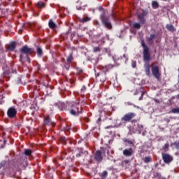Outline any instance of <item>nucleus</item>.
<instances>
[{
    "label": "nucleus",
    "mask_w": 179,
    "mask_h": 179,
    "mask_svg": "<svg viewBox=\"0 0 179 179\" xmlns=\"http://www.w3.org/2000/svg\"><path fill=\"white\" fill-rule=\"evenodd\" d=\"M2 78H10V73L8 70L5 71L2 75Z\"/></svg>",
    "instance_id": "4be33fe9"
},
{
    "label": "nucleus",
    "mask_w": 179,
    "mask_h": 179,
    "mask_svg": "<svg viewBox=\"0 0 179 179\" xmlns=\"http://www.w3.org/2000/svg\"><path fill=\"white\" fill-rule=\"evenodd\" d=\"M107 175H108V173L107 171H105L101 173V177L102 179H106L107 178Z\"/></svg>",
    "instance_id": "b1692460"
},
{
    "label": "nucleus",
    "mask_w": 179,
    "mask_h": 179,
    "mask_svg": "<svg viewBox=\"0 0 179 179\" xmlns=\"http://www.w3.org/2000/svg\"><path fill=\"white\" fill-rule=\"evenodd\" d=\"M151 71L152 73V75L156 79H159L160 78V71H159V66L155 65V64H152L151 65Z\"/></svg>",
    "instance_id": "39448f33"
},
{
    "label": "nucleus",
    "mask_w": 179,
    "mask_h": 179,
    "mask_svg": "<svg viewBox=\"0 0 179 179\" xmlns=\"http://www.w3.org/2000/svg\"><path fill=\"white\" fill-rule=\"evenodd\" d=\"M142 131H143V126L138 123L134 124L132 129H130V132H131V134H141Z\"/></svg>",
    "instance_id": "20e7f679"
},
{
    "label": "nucleus",
    "mask_w": 179,
    "mask_h": 179,
    "mask_svg": "<svg viewBox=\"0 0 179 179\" xmlns=\"http://www.w3.org/2000/svg\"><path fill=\"white\" fill-rule=\"evenodd\" d=\"M113 61H115L116 59L115 56L113 57Z\"/></svg>",
    "instance_id": "ea45409f"
},
{
    "label": "nucleus",
    "mask_w": 179,
    "mask_h": 179,
    "mask_svg": "<svg viewBox=\"0 0 179 179\" xmlns=\"http://www.w3.org/2000/svg\"><path fill=\"white\" fill-rule=\"evenodd\" d=\"M123 155L126 156V157H129L134 155V150H132V148L125 149L123 150Z\"/></svg>",
    "instance_id": "9b49d317"
},
{
    "label": "nucleus",
    "mask_w": 179,
    "mask_h": 179,
    "mask_svg": "<svg viewBox=\"0 0 179 179\" xmlns=\"http://www.w3.org/2000/svg\"><path fill=\"white\" fill-rule=\"evenodd\" d=\"M101 20L104 27L108 29V30H111L113 29V25L110 21V17L106 15V14L103 13L101 15Z\"/></svg>",
    "instance_id": "f257e3e1"
},
{
    "label": "nucleus",
    "mask_w": 179,
    "mask_h": 179,
    "mask_svg": "<svg viewBox=\"0 0 179 179\" xmlns=\"http://www.w3.org/2000/svg\"><path fill=\"white\" fill-rule=\"evenodd\" d=\"M5 164H6V162L3 161L0 164V169H2V167H3V166H5Z\"/></svg>",
    "instance_id": "c9c22d12"
},
{
    "label": "nucleus",
    "mask_w": 179,
    "mask_h": 179,
    "mask_svg": "<svg viewBox=\"0 0 179 179\" xmlns=\"http://www.w3.org/2000/svg\"><path fill=\"white\" fill-rule=\"evenodd\" d=\"M37 6L38 8H44V6H45V3L43 1H39L38 2Z\"/></svg>",
    "instance_id": "a878e982"
},
{
    "label": "nucleus",
    "mask_w": 179,
    "mask_h": 179,
    "mask_svg": "<svg viewBox=\"0 0 179 179\" xmlns=\"http://www.w3.org/2000/svg\"><path fill=\"white\" fill-rule=\"evenodd\" d=\"M143 161L145 163H150V162H152V157H144Z\"/></svg>",
    "instance_id": "5701e85b"
},
{
    "label": "nucleus",
    "mask_w": 179,
    "mask_h": 179,
    "mask_svg": "<svg viewBox=\"0 0 179 179\" xmlns=\"http://www.w3.org/2000/svg\"><path fill=\"white\" fill-rule=\"evenodd\" d=\"M166 29L169 30V31H171L172 33L173 31H176V28H174V26L170 24H166Z\"/></svg>",
    "instance_id": "dca6fc26"
},
{
    "label": "nucleus",
    "mask_w": 179,
    "mask_h": 179,
    "mask_svg": "<svg viewBox=\"0 0 179 179\" xmlns=\"http://www.w3.org/2000/svg\"><path fill=\"white\" fill-rule=\"evenodd\" d=\"M99 69L101 71H102V72H104V73L106 75V72H108V71H110V69H113V65L108 64V65L105 66H101L99 67Z\"/></svg>",
    "instance_id": "9d476101"
},
{
    "label": "nucleus",
    "mask_w": 179,
    "mask_h": 179,
    "mask_svg": "<svg viewBox=\"0 0 179 179\" xmlns=\"http://www.w3.org/2000/svg\"><path fill=\"white\" fill-rule=\"evenodd\" d=\"M134 94H136V93H135Z\"/></svg>",
    "instance_id": "603ef678"
},
{
    "label": "nucleus",
    "mask_w": 179,
    "mask_h": 179,
    "mask_svg": "<svg viewBox=\"0 0 179 179\" xmlns=\"http://www.w3.org/2000/svg\"><path fill=\"white\" fill-rule=\"evenodd\" d=\"M36 52H37L38 56L39 57H43V49H41V48L38 46L37 48H36Z\"/></svg>",
    "instance_id": "6ab92c4d"
},
{
    "label": "nucleus",
    "mask_w": 179,
    "mask_h": 179,
    "mask_svg": "<svg viewBox=\"0 0 179 179\" xmlns=\"http://www.w3.org/2000/svg\"><path fill=\"white\" fill-rule=\"evenodd\" d=\"M15 48H16V43H13L11 44H10L9 46H8V49L10 51H14Z\"/></svg>",
    "instance_id": "412c9836"
},
{
    "label": "nucleus",
    "mask_w": 179,
    "mask_h": 179,
    "mask_svg": "<svg viewBox=\"0 0 179 179\" xmlns=\"http://www.w3.org/2000/svg\"><path fill=\"white\" fill-rule=\"evenodd\" d=\"M66 69H69V66H66Z\"/></svg>",
    "instance_id": "79ce46f5"
},
{
    "label": "nucleus",
    "mask_w": 179,
    "mask_h": 179,
    "mask_svg": "<svg viewBox=\"0 0 179 179\" xmlns=\"http://www.w3.org/2000/svg\"><path fill=\"white\" fill-rule=\"evenodd\" d=\"M169 143H166L163 147L162 149L164 150V152H167L169 150Z\"/></svg>",
    "instance_id": "cd10ccee"
},
{
    "label": "nucleus",
    "mask_w": 179,
    "mask_h": 179,
    "mask_svg": "<svg viewBox=\"0 0 179 179\" xmlns=\"http://www.w3.org/2000/svg\"><path fill=\"white\" fill-rule=\"evenodd\" d=\"M92 18L90 17H85L83 18H80V22H81V23H86V22H90Z\"/></svg>",
    "instance_id": "f3484780"
},
{
    "label": "nucleus",
    "mask_w": 179,
    "mask_h": 179,
    "mask_svg": "<svg viewBox=\"0 0 179 179\" xmlns=\"http://www.w3.org/2000/svg\"><path fill=\"white\" fill-rule=\"evenodd\" d=\"M155 34H151L148 38V41H152V40H153V38H155Z\"/></svg>",
    "instance_id": "2f4dec72"
},
{
    "label": "nucleus",
    "mask_w": 179,
    "mask_h": 179,
    "mask_svg": "<svg viewBox=\"0 0 179 179\" xmlns=\"http://www.w3.org/2000/svg\"><path fill=\"white\" fill-rule=\"evenodd\" d=\"M135 115H136L134 113H127L124 115L123 117H122V121H125L126 122H128L130 120L134 118Z\"/></svg>",
    "instance_id": "1a4fd4ad"
},
{
    "label": "nucleus",
    "mask_w": 179,
    "mask_h": 179,
    "mask_svg": "<svg viewBox=\"0 0 179 179\" xmlns=\"http://www.w3.org/2000/svg\"><path fill=\"white\" fill-rule=\"evenodd\" d=\"M162 159L164 161V163L166 164H170L171 162H173V156L166 154V153H162Z\"/></svg>",
    "instance_id": "0eeeda50"
},
{
    "label": "nucleus",
    "mask_w": 179,
    "mask_h": 179,
    "mask_svg": "<svg viewBox=\"0 0 179 179\" xmlns=\"http://www.w3.org/2000/svg\"><path fill=\"white\" fill-rule=\"evenodd\" d=\"M100 52V48L99 47L94 48V52Z\"/></svg>",
    "instance_id": "473e14b6"
},
{
    "label": "nucleus",
    "mask_w": 179,
    "mask_h": 179,
    "mask_svg": "<svg viewBox=\"0 0 179 179\" xmlns=\"http://www.w3.org/2000/svg\"><path fill=\"white\" fill-rule=\"evenodd\" d=\"M27 59L28 62H30V60L29 59V57H27Z\"/></svg>",
    "instance_id": "a19ab883"
},
{
    "label": "nucleus",
    "mask_w": 179,
    "mask_h": 179,
    "mask_svg": "<svg viewBox=\"0 0 179 179\" xmlns=\"http://www.w3.org/2000/svg\"><path fill=\"white\" fill-rule=\"evenodd\" d=\"M123 57L125 58V55H124Z\"/></svg>",
    "instance_id": "de8ad7c7"
},
{
    "label": "nucleus",
    "mask_w": 179,
    "mask_h": 179,
    "mask_svg": "<svg viewBox=\"0 0 179 179\" xmlns=\"http://www.w3.org/2000/svg\"><path fill=\"white\" fill-rule=\"evenodd\" d=\"M0 99H1V95H0Z\"/></svg>",
    "instance_id": "3c124183"
},
{
    "label": "nucleus",
    "mask_w": 179,
    "mask_h": 179,
    "mask_svg": "<svg viewBox=\"0 0 179 179\" xmlns=\"http://www.w3.org/2000/svg\"><path fill=\"white\" fill-rule=\"evenodd\" d=\"M80 72H82V70H80Z\"/></svg>",
    "instance_id": "8fccbe9b"
},
{
    "label": "nucleus",
    "mask_w": 179,
    "mask_h": 179,
    "mask_svg": "<svg viewBox=\"0 0 179 179\" xmlns=\"http://www.w3.org/2000/svg\"><path fill=\"white\" fill-rule=\"evenodd\" d=\"M159 179H166V178H160Z\"/></svg>",
    "instance_id": "49530a36"
},
{
    "label": "nucleus",
    "mask_w": 179,
    "mask_h": 179,
    "mask_svg": "<svg viewBox=\"0 0 179 179\" xmlns=\"http://www.w3.org/2000/svg\"><path fill=\"white\" fill-rule=\"evenodd\" d=\"M62 108H60V110H64V108H65V104L62 103Z\"/></svg>",
    "instance_id": "58836bf2"
},
{
    "label": "nucleus",
    "mask_w": 179,
    "mask_h": 179,
    "mask_svg": "<svg viewBox=\"0 0 179 179\" xmlns=\"http://www.w3.org/2000/svg\"><path fill=\"white\" fill-rule=\"evenodd\" d=\"M85 90H86V87L83 86V87L81 88V92H85Z\"/></svg>",
    "instance_id": "4c0bfd02"
},
{
    "label": "nucleus",
    "mask_w": 179,
    "mask_h": 179,
    "mask_svg": "<svg viewBox=\"0 0 179 179\" xmlns=\"http://www.w3.org/2000/svg\"><path fill=\"white\" fill-rule=\"evenodd\" d=\"M105 51H106V52H108V49H105Z\"/></svg>",
    "instance_id": "37998d69"
},
{
    "label": "nucleus",
    "mask_w": 179,
    "mask_h": 179,
    "mask_svg": "<svg viewBox=\"0 0 179 179\" xmlns=\"http://www.w3.org/2000/svg\"><path fill=\"white\" fill-rule=\"evenodd\" d=\"M66 59H67L68 62H69V63L72 62V60L73 59L72 55H69Z\"/></svg>",
    "instance_id": "c756f323"
},
{
    "label": "nucleus",
    "mask_w": 179,
    "mask_h": 179,
    "mask_svg": "<svg viewBox=\"0 0 179 179\" xmlns=\"http://www.w3.org/2000/svg\"><path fill=\"white\" fill-rule=\"evenodd\" d=\"M145 94V93H141V96H140V98L138 99V100H143V95Z\"/></svg>",
    "instance_id": "e433bc0d"
},
{
    "label": "nucleus",
    "mask_w": 179,
    "mask_h": 179,
    "mask_svg": "<svg viewBox=\"0 0 179 179\" xmlns=\"http://www.w3.org/2000/svg\"><path fill=\"white\" fill-rule=\"evenodd\" d=\"M141 16H143V17H145V16H146L148 15V12L146 11H143V13L141 14H140Z\"/></svg>",
    "instance_id": "f704fd0d"
},
{
    "label": "nucleus",
    "mask_w": 179,
    "mask_h": 179,
    "mask_svg": "<svg viewBox=\"0 0 179 179\" xmlns=\"http://www.w3.org/2000/svg\"><path fill=\"white\" fill-rule=\"evenodd\" d=\"M94 159L96 162H101L103 160V157L101 156V151L97 150L94 155Z\"/></svg>",
    "instance_id": "f8f14e48"
},
{
    "label": "nucleus",
    "mask_w": 179,
    "mask_h": 179,
    "mask_svg": "<svg viewBox=\"0 0 179 179\" xmlns=\"http://www.w3.org/2000/svg\"><path fill=\"white\" fill-rule=\"evenodd\" d=\"M141 45L143 48V58L144 61H149L150 59V54H149V48L145 44V41H142Z\"/></svg>",
    "instance_id": "f03ea898"
},
{
    "label": "nucleus",
    "mask_w": 179,
    "mask_h": 179,
    "mask_svg": "<svg viewBox=\"0 0 179 179\" xmlns=\"http://www.w3.org/2000/svg\"><path fill=\"white\" fill-rule=\"evenodd\" d=\"M108 153H109L108 151H107V154H108Z\"/></svg>",
    "instance_id": "09e8293b"
},
{
    "label": "nucleus",
    "mask_w": 179,
    "mask_h": 179,
    "mask_svg": "<svg viewBox=\"0 0 179 179\" xmlns=\"http://www.w3.org/2000/svg\"><path fill=\"white\" fill-rule=\"evenodd\" d=\"M20 52H22V54L20 56V61H23V54H26L27 55V54H29V52H31V48H29L27 46H23L20 49Z\"/></svg>",
    "instance_id": "6e6552de"
},
{
    "label": "nucleus",
    "mask_w": 179,
    "mask_h": 179,
    "mask_svg": "<svg viewBox=\"0 0 179 179\" xmlns=\"http://www.w3.org/2000/svg\"><path fill=\"white\" fill-rule=\"evenodd\" d=\"M131 66H132V68H136V62L132 61Z\"/></svg>",
    "instance_id": "72a5a7b5"
},
{
    "label": "nucleus",
    "mask_w": 179,
    "mask_h": 179,
    "mask_svg": "<svg viewBox=\"0 0 179 179\" xmlns=\"http://www.w3.org/2000/svg\"><path fill=\"white\" fill-rule=\"evenodd\" d=\"M144 68L147 76H149L150 75V65L149 64L148 62H145V64H144Z\"/></svg>",
    "instance_id": "ddd939ff"
},
{
    "label": "nucleus",
    "mask_w": 179,
    "mask_h": 179,
    "mask_svg": "<svg viewBox=\"0 0 179 179\" xmlns=\"http://www.w3.org/2000/svg\"><path fill=\"white\" fill-rule=\"evenodd\" d=\"M172 146H173L175 149H179V141H176L175 143H172Z\"/></svg>",
    "instance_id": "bb28decb"
},
{
    "label": "nucleus",
    "mask_w": 179,
    "mask_h": 179,
    "mask_svg": "<svg viewBox=\"0 0 179 179\" xmlns=\"http://www.w3.org/2000/svg\"><path fill=\"white\" fill-rule=\"evenodd\" d=\"M124 142H125L126 145H132V141L131 140L125 139L124 140Z\"/></svg>",
    "instance_id": "7c9ffc66"
},
{
    "label": "nucleus",
    "mask_w": 179,
    "mask_h": 179,
    "mask_svg": "<svg viewBox=\"0 0 179 179\" xmlns=\"http://www.w3.org/2000/svg\"><path fill=\"white\" fill-rule=\"evenodd\" d=\"M163 1H164L165 2H167V1H170V0H163Z\"/></svg>",
    "instance_id": "c03bdc74"
},
{
    "label": "nucleus",
    "mask_w": 179,
    "mask_h": 179,
    "mask_svg": "<svg viewBox=\"0 0 179 179\" xmlns=\"http://www.w3.org/2000/svg\"><path fill=\"white\" fill-rule=\"evenodd\" d=\"M138 20L140 24H145V23H146V20H145V17L142 16L141 15H138Z\"/></svg>",
    "instance_id": "2eb2a0df"
},
{
    "label": "nucleus",
    "mask_w": 179,
    "mask_h": 179,
    "mask_svg": "<svg viewBox=\"0 0 179 179\" xmlns=\"http://www.w3.org/2000/svg\"><path fill=\"white\" fill-rule=\"evenodd\" d=\"M152 5L154 9H157V8H159V3H157V1H152Z\"/></svg>",
    "instance_id": "393cba45"
},
{
    "label": "nucleus",
    "mask_w": 179,
    "mask_h": 179,
    "mask_svg": "<svg viewBox=\"0 0 179 179\" xmlns=\"http://www.w3.org/2000/svg\"><path fill=\"white\" fill-rule=\"evenodd\" d=\"M131 26H132V27H134V29H141V24L139 22H134L133 24H130Z\"/></svg>",
    "instance_id": "aec40b11"
},
{
    "label": "nucleus",
    "mask_w": 179,
    "mask_h": 179,
    "mask_svg": "<svg viewBox=\"0 0 179 179\" xmlns=\"http://www.w3.org/2000/svg\"><path fill=\"white\" fill-rule=\"evenodd\" d=\"M71 107L75 108L70 110L71 115H79L80 114V111H79V102H72Z\"/></svg>",
    "instance_id": "7ed1b4c3"
},
{
    "label": "nucleus",
    "mask_w": 179,
    "mask_h": 179,
    "mask_svg": "<svg viewBox=\"0 0 179 179\" xmlns=\"http://www.w3.org/2000/svg\"><path fill=\"white\" fill-rule=\"evenodd\" d=\"M2 82H3V80H0V83H2Z\"/></svg>",
    "instance_id": "a18cd8bd"
},
{
    "label": "nucleus",
    "mask_w": 179,
    "mask_h": 179,
    "mask_svg": "<svg viewBox=\"0 0 179 179\" xmlns=\"http://www.w3.org/2000/svg\"><path fill=\"white\" fill-rule=\"evenodd\" d=\"M48 25L50 29H55L57 27V24H55L54 21L52 20H50L48 22Z\"/></svg>",
    "instance_id": "a211bd4d"
},
{
    "label": "nucleus",
    "mask_w": 179,
    "mask_h": 179,
    "mask_svg": "<svg viewBox=\"0 0 179 179\" xmlns=\"http://www.w3.org/2000/svg\"><path fill=\"white\" fill-rule=\"evenodd\" d=\"M44 124L45 125H52V127H54L55 124L50 120V117H45L44 118Z\"/></svg>",
    "instance_id": "4468645a"
},
{
    "label": "nucleus",
    "mask_w": 179,
    "mask_h": 179,
    "mask_svg": "<svg viewBox=\"0 0 179 179\" xmlns=\"http://www.w3.org/2000/svg\"><path fill=\"white\" fill-rule=\"evenodd\" d=\"M32 151L31 150H24V155L25 156H30L31 155Z\"/></svg>",
    "instance_id": "c85d7f7f"
},
{
    "label": "nucleus",
    "mask_w": 179,
    "mask_h": 179,
    "mask_svg": "<svg viewBox=\"0 0 179 179\" xmlns=\"http://www.w3.org/2000/svg\"><path fill=\"white\" fill-rule=\"evenodd\" d=\"M17 114V110L14 107H10L7 110V115L8 118H15Z\"/></svg>",
    "instance_id": "423d86ee"
}]
</instances>
